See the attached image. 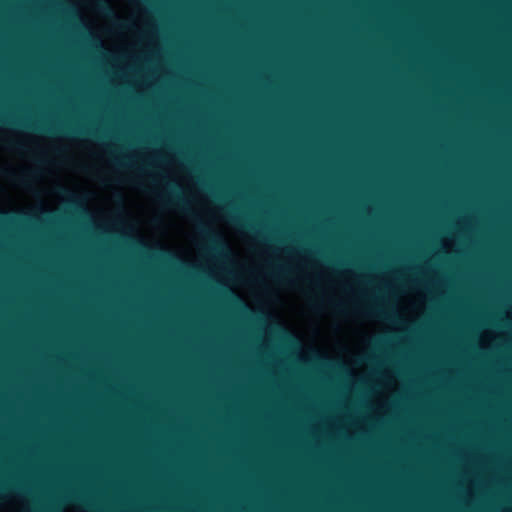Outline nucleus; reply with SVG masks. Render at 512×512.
Masks as SVG:
<instances>
[{"label": "nucleus", "instance_id": "1", "mask_svg": "<svg viewBox=\"0 0 512 512\" xmlns=\"http://www.w3.org/2000/svg\"><path fill=\"white\" fill-rule=\"evenodd\" d=\"M169 186L173 189V192L167 195L160 194L158 196L159 200L167 206L175 207L178 210L188 214L190 212L188 208V202L180 194L179 187L175 183H171Z\"/></svg>", "mask_w": 512, "mask_h": 512}, {"label": "nucleus", "instance_id": "8", "mask_svg": "<svg viewBox=\"0 0 512 512\" xmlns=\"http://www.w3.org/2000/svg\"><path fill=\"white\" fill-rule=\"evenodd\" d=\"M334 306H335V309L339 312L345 311L344 307L341 304H334Z\"/></svg>", "mask_w": 512, "mask_h": 512}, {"label": "nucleus", "instance_id": "10", "mask_svg": "<svg viewBox=\"0 0 512 512\" xmlns=\"http://www.w3.org/2000/svg\"><path fill=\"white\" fill-rule=\"evenodd\" d=\"M13 147L15 149H18V150H22L23 149V146L21 144H18V143L13 144Z\"/></svg>", "mask_w": 512, "mask_h": 512}, {"label": "nucleus", "instance_id": "3", "mask_svg": "<svg viewBox=\"0 0 512 512\" xmlns=\"http://www.w3.org/2000/svg\"><path fill=\"white\" fill-rule=\"evenodd\" d=\"M0 121L1 122H7V123H10V124H15L17 126H22V127H27V128H33V129H36V130H40V131H47V132H55L56 130L51 127V126H45V125H35V124H30L28 122H23V121H14V120H11V119H6V118H2L0 117Z\"/></svg>", "mask_w": 512, "mask_h": 512}, {"label": "nucleus", "instance_id": "9", "mask_svg": "<svg viewBox=\"0 0 512 512\" xmlns=\"http://www.w3.org/2000/svg\"><path fill=\"white\" fill-rule=\"evenodd\" d=\"M273 271L275 273H282L284 270L281 267H279V266H274L273 267Z\"/></svg>", "mask_w": 512, "mask_h": 512}, {"label": "nucleus", "instance_id": "2", "mask_svg": "<svg viewBox=\"0 0 512 512\" xmlns=\"http://www.w3.org/2000/svg\"><path fill=\"white\" fill-rule=\"evenodd\" d=\"M201 232L210 244L213 251L220 253L225 249V244L219 236L204 227L201 228Z\"/></svg>", "mask_w": 512, "mask_h": 512}, {"label": "nucleus", "instance_id": "6", "mask_svg": "<svg viewBox=\"0 0 512 512\" xmlns=\"http://www.w3.org/2000/svg\"><path fill=\"white\" fill-rule=\"evenodd\" d=\"M33 512H59L54 506H50L44 509H35Z\"/></svg>", "mask_w": 512, "mask_h": 512}, {"label": "nucleus", "instance_id": "4", "mask_svg": "<svg viewBox=\"0 0 512 512\" xmlns=\"http://www.w3.org/2000/svg\"><path fill=\"white\" fill-rule=\"evenodd\" d=\"M363 313L371 317L388 318V315L377 306H370L363 310Z\"/></svg>", "mask_w": 512, "mask_h": 512}, {"label": "nucleus", "instance_id": "7", "mask_svg": "<svg viewBox=\"0 0 512 512\" xmlns=\"http://www.w3.org/2000/svg\"><path fill=\"white\" fill-rule=\"evenodd\" d=\"M99 8L101 10L105 11V12H110L111 11L110 7L107 4H105V3L99 4Z\"/></svg>", "mask_w": 512, "mask_h": 512}, {"label": "nucleus", "instance_id": "5", "mask_svg": "<svg viewBox=\"0 0 512 512\" xmlns=\"http://www.w3.org/2000/svg\"><path fill=\"white\" fill-rule=\"evenodd\" d=\"M66 132L72 133V134H78V135H92L97 136V133L92 129H86V128H73V127H67L65 129Z\"/></svg>", "mask_w": 512, "mask_h": 512}]
</instances>
